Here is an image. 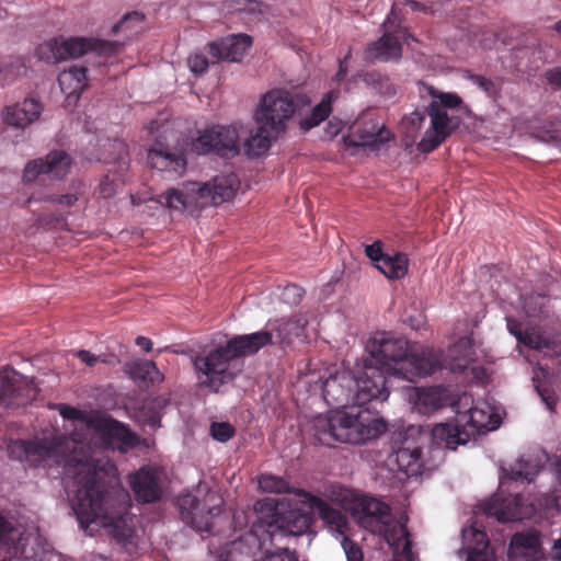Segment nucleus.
<instances>
[{
	"mask_svg": "<svg viewBox=\"0 0 561 561\" xmlns=\"http://www.w3.org/2000/svg\"><path fill=\"white\" fill-rule=\"evenodd\" d=\"M65 471L76 486L72 510L80 526L84 529L92 524L102 526L119 543L133 545L130 499L124 489L112 485L115 465L107 458L96 457L90 446L80 444L68 456Z\"/></svg>",
	"mask_w": 561,
	"mask_h": 561,
	"instance_id": "1",
	"label": "nucleus"
},
{
	"mask_svg": "<svg viewBox=\"0 0 561 561\" xmlns=\"http://www.w3.org/2000/svg\"><path fill=\"white\" fill-rule=\"evenodd\" d=\"M370 357L365 362L380 368L383 373L402 377L413 382L435 374L443 367L442 354L433 350L413 353L408 340L391 333H379L368 345Z\"/></svg>",
	"mask_w": 561,
	"mask_h": 561,
	"instance_id": "2",
	"label": "nucleus"
},
{
	"mask_svg": "<svg viewBox=\"0 0 561 561\" xmlns=\"http://www.w3.org/2000/svg\"><path fill=\"white\" fill-rule=\"evenodd\" d=\"M248 524H251L249 536L256 540L260 549H263L267 541L272 546H277V541L283 537L306 534L313 524V516L301 510L279 514L274 500L262 499L254 503L252 511L233 515L234 528L242 529Z\"/></svg>",
	"mask_w": 561,
	"mask_h": 561,
	"instance_id": "3",
	"label": "nucleus"
},
{
	"mask_svg": "<svg viewBox=\"0 0 561 561\" xmlns=\"http://www.w3.org/2000/svg\"><path fill=\"white\" fill-rule=\"evenodd\" d=\"M314 436L323 445L344 443L360 445L377 439L387 431L383 420L370 415L368 411L333 410L317 415L313 421Z\"/></svg>",
	"mask_w": 561,
	"mask_h": 561,
	"instance_id": "4",
	"label": "nucleus"
},
{
	"mask_svg": "<svg viewBox=\"0 0 561 561\" xmlns=\"http://www.w3.org/2000/svg\"><path fill=\"white\" fill-rule=\"evenodd\" d=\"M419 91L422 96L426 92L433 98V101L426 106L430 127L417 144L420 152L430 153L437 149L456 129L457 125L448 116L447 110L459 107L462 100L456 93L439 92L424 82L419 83Z\"/></svg>",
	"mask_w": 561,
	"mask_h": 561,
	"instance_id": "5",
	"label": "nucleus"
},
{
	"mask_svg": "<svg viewBox=\"0 0 561 561\" xmlns=\"http://www.w3.org/2000/svg\"><path fill=\"white\" fill-rule=\"evenodd\" d=\"M240 337L241 335H236L228 340L225 346L195 356L193 365L201 387L218 392L222 385L233 380L234 374L229 370L230 362L234 358L253 355L247 348L236 344L234 341Z\"/></svg>",
	"mask_w": 561,
	"mask_h": 561,
	"instance_id": "6",
	"label": "nucleus"
},
{
	"mask_svg": "<svg viewBox=\"0 0 561 561\" xmlns=\"http://www.w3.org/2000/svg\"><path fill=\"white\" fill-rule=\"evenodd\" d=\"M123 48L119 42L98 38L70 37L50 38L36 48V55L41 60L57 64L67 59L78 58L89 51H94L101 57L117 55Z\"/></svg>",
	"mask_w": 561,
	"mask_h": 561,
	"instance_id": "7",
	"label": "nucleus"
},
{
	"mask_svg": "<svg viewBox=\"0 0 561 561\" xmlns=\"http://www.w3.org/2000/svg\"><path fill=\"white\" fill-rule=\"evenodd\" d=\"M306 324L307 321L299 316L271 319L266 322L264 330L242 334L234 342L254 355L267 345L283 346L290 344L295 337L305 333Z\"/></svg>",
	"mask_w": 561,
	"mask_h": 561,
	"instance_id": "8",
	"label": "nucleus"
},
{
	"mask_svg": "<svg viewBox=\"0 0 561 561\" xmlns=\"http://www.w3.org/2000/svg\"><path fill=\"white\" fill-rule=\"evenodd\" d=\"M297 110L295 96L282 89L271 90L265 93L255 112V122L265 124L271 130L284 134L288 121Z\"/></svg>",
	"mask_w": 561,
	"mask_h": 561,
	"instance_id": "9",
	"label": "nucleus"
},
{
	"mask_svg": "<svg viewBox=\"0 0 561 561\" xmlns=\"http://www.w3.org/2000/svg\"><path fill=\"white\" fill-rule=\"evenodd\" d=\"M176 503L181 519L186 525L199 533H210L213 519L221 512L222 501L214 493H207L203 501L191 493H185L178 497Z\"/></svg>",
	"mask_w": 561,
	"mask_h": 561,
	"instance_id": "10",
	"label": "nucleus"
},
{
	"mask_svg": "<svg viewBox=\"0 0 561 561\" xmlns=\"http://www.w3.org/2000/svg\"><path fill=\"white\" fill-rule=\"evenodd\" d=\"M482 412L471 409L469 414H462L456 422L436 424L431 432L432 442L437 447L455 450L459 445H465L474 433L486 430V425L477 420Z\"/></svg>",
	"mask_w": 561,
	"mask_h": 561,
	"instance_id": "11",
	"label": "nucleus"
},
{
	"mask_svg": "<svg viewBox=\"0 0 561 561\" xmlns=\"http://www.w3.org/2000/svg\"><path fill=\"white\" fill-rule=\"evenodd\" d=\"M88 428L94 431L105 448L126 453L137 446L138 438L130 428L110 415L95 412L87 420Z\"/></svg>",
	"mask_w": 561,
	"mask_h": 561,
	"instance_id": "12",
	"label": "nucleus"
},
{
	"mask_svg": "<svg viewBox=\"0 0 561 561\" xmlns=\"http://www.w3.org/2000/svg\"><path fill=\"white\" fill-rule=\"evenodd\" d=\"M239 136L236 128L215 125L197 131L191 147L197 154H216L228 158L239 153Z\"/></svg>",
	"mask_w": 561,
	"mask_h": 561,
	"instance_id": "13",
	"label": "nucleus"
},
{
	"mask_svg": "<svg viewBox=\"0 0 561 561\" xmlns=\"http://www.w3.org/2000/svg\"><path fill=\"white\" fill-rule=\"evenodd\" d=\"M39 393L32 379L21 376L13 368L0 369V405L20 408L34 401Z\"/></svg>",
	"mask_w": 561,
	"mask_h": 561,
	"instance_id": "14",
	"label": "nucleus"
},
{
	"mask_svg": "<svg viewBox=\"0 0 561 561\" xmlns=\"http://www.w3.org/2000/svg\"><path fill=\"white\" fill-rule=\"evenodd\" d=\"M385 374L377 366L365 362L364 367L356 375L354 374L353 404L363 407L373 400H387L389 390Z\"/></svg>",
	"mask_w": 561,
	"mask_h": 561,
	"instance_id": "15",
	"label": "nucleus"
},
{
	"mask_svg": "<svg viewBox=\"0 0 561 561\" xmlns=\"http://www.w3.org/2000/svg\"><path fill=\"white\" fill-rule=\"evenodd\" d=\"M417 431L414 427L408 428L404 433H399L393 438L389 457L391 462H396L398 469L409 477L417 476L422 472V447L414 437Z\"/></svg>",
	"mask_w": 561,
	"mask_h": 561,
	"instance_id": "16",
	"label": "nucleus"
},
{
	"mask_svg": "<svg viewBox=\"0 0 561 561\" xmlns=\"http://www.w3.org/2000/svg\"><path fill=\"white\" fill-rule=\"evenodd\" d=\"M71 167V158L64 150H53L45 158L28 161L23 171V181L32 183L41 175L49 179H64Z\"/></svg>",
	"mask_w": 561,
	"mask_h": 561,
	"instance_id": "17",
	"label": "nucleus"
},
{
	"mask_svg": "<svg viewBox=\"0 0 561 561\" xmlns=\"http://www.w3.org/2000/svg\"><path fill=\"white\" fill-rule=\"evenodd\" d=\"M391 139V133L380 126L374 119H360L355 122L345 142L350 147H367L373 151L379 150L381 145Z\"/></svg>",
	"mask_w": 561,
	"mask_h": 561,
	"instance_id": "18",
	"label": "nucleus"
},
{
	"mask_svg": "<svg viewBox=\"0 0 561 561\" xmlns=\"http://www.w3.org/2000/svg\"><path fill=\"white\" fill-rule=\"evenodd\" d=\"M129 484L136 501L139 503H154L162 497L161 471L157 468L150 466L141 467L129 476Z\"/></svg>",
	"mask_w": 561,
	"mask_h": 561,
	"instance_id": "19",
	"label": "nucleus"
},
{
	"mask_svg": "<svg viewBox=\"0 0 561 561\" xmlns=\"http://www.w3.org/2000/svg\"><path fill=\"white\" fill-rule=\"evenodd\" d=\"M353 515L363 528L373 533L383 527V520L391 515V510L376 497L363 495L355 500Z\"/></svg>",
	"mask_w": 561,
	"mask_h": 561,
	"instance_id": "20",
	"label": "nucleus"
},
{
	"mask_svg": "<svg viewBox=\"0 0 561 561\" xmlns=\"http://www.w3.org/2000/svg\"><path fill=\"white\" fill-rule=\"evenodd\" d=\"M252 46V37L232 34L208 44V51L218 61L239 62Z\"/></svg>",
	"mask_w": 561,
	"mask_h": 561,
	"instance_id": "21",
	"label": "nucleus"
},
{
	"mask_svg": "<svg viewBox=\"0 0 561 561\" xmlns=\"http://www.w3.org/2000/svg\"><path fill=\"white\" fill-rule=\"evenodd\" d=\"M240 182L234 173L217 175L211 183L198 184L201 199L208 205H220L236 195Z\"/></svg>",
	"mask_w": 561,
	"mask_h": 561,
	"instance_id": "22",
	"label": "nucleus"
},
{
	"mask_svg": "<svg viewBox=\"0 0 561 561\" xmlns=\"http://www.w3.org/2000/svg\"><path fill=\"white\" fill-rule=\"evenodd\" d=\"M159 203L174 210L204 208L207 202L201 199L198 183L188 182L182 188H170L159 196Z\"/></svg>",
	"mask_w": 561,
	"mask_h": 561,
	"instance_id": "23",
	"label": "nucleus"
},
{
	"mask_svg": "<svg viewBox=\"0 0 561 561\" xmlns=\"http://www.w3.org/2000/svg\"><path fill=\"white\" fill-rule=\"evenodd\" d=\"M297 495L302 504L316 511L319 517L330 526V528L340 535H344L347 528V518L339 510L332 507L324 500L311 494L310 492L299 490Z\"/></svg>",
	"mask_w": 561,
	"mask_h": 561,
	"instance_id": "24",
	"label": "nucleus"
},
{
	"mask_svg": "<svg viewBox=\"0 0 561 561\" xmlns=\"http://www.w3.org/2000/svg\"><path fill=\"white\" fill-rule=\"evenodd\" d=\"M148 164L159 171L174 172L181 175L186 169L183 153L173 152L163 141L156 139L147 154Z\"/></svg>",
	"mask_w": 561,
	"mask_h": 561,
	"instance_id": "25",
	"label": "nucleus"
},
{
	"mask_svg": "<svg viewBox=\"0 0 561 561\" xmlns=\"http://www.w3.org/2000/svg\"><path fill=\"white\" fill-rule=\"evenodd\" d=\"M354 374L342 373L330 376L323 383L322 394L330 405L345 407L353 403Z\"/></svg>",
	"mask_w": 561,
	"mask_h": 561,
	"instance_id": "26",
	"label": "nucleus"
},
{
	"mask_svg": "<svg viewBox=\"0 0 561 561\" xmlns=\"http://www.w3.org/2000/svg\"><path fill=\"white\" fill-rule=\"evenodd\" d=\"M541 550L540 535L536 530L516 533L510 543V561H529L535 559Z\"/></svg>",
	"mask_w": 561,
	"mask_h": 561,
	"instance_id": "27",
	"label": "nucleus"
},
{
	"mask_svg": "<svg viewBox=\"0 0 561 561\" xmlns=\"http://www.w3.org/2000/svg\"><path fill=\"white\" fill-rule=\"evenodd\" d=\"M42 110V104L37 100L27 98L21 103L7 106L3 121L9 126L24 129L38 119Z\"/></svg>",
	"mask_w": 561,
	"mask_h": 561,
	"instance_id": "28",
	"label": "nucleus"
},
{
	"mask_svg": "<svg viewBox=\"0 0 561 561\" xmlns=\"http://www.w3.org/2000/svg\"><path fill=\"white\" fill-rule=\"evenodd\" d=\"M402 54V46L398 37L383 34L378 41L369 45L365 51V59L369 62L398 60Z\"/></svg>",
	"mask_w": 561,
	"mask_h": 561,
	"instance_id": "29",
	"label": "nucleus"
},
{
	"mask_svg": "<svg viewBox=\"0 0 561 561\" xmlns=\"http://www.w3.org/2000/svg\"><path fill=\"white\" fill-rule=\"evenodd\" d=\"M280 134L271 130L265 124L256 123V129L245 141V152L250 157H260L271 147L272 141L276 140Z\"/></svg>",
	"mask_w": 561,
	"mask_h": 561,
	"instance_id": "30",
	"label": "nucleus"
},
{
	"mask_svg": "<svg viewBox=\"0 0 561 561\" xmlns=\"http://www.w3.org/2000/svg\"><path fill=\"white\" fill-rule=\"evenodd\" d=\"M339 96L340 91L337 89H332L327 92L321 101L311 110L310 115L300 121V128L309 130L325 121L332 112L333 102L336 101Z\"/></svg>",
	"mask_w": 561,
	"mask_h": 561,
	"instance_id": "31",
	"label": "nucleus"
},
{
	"mask_svg": "<svg viewBox=\"0 0 561 561\" xmlns=\"http://www.w3.org/2000/svg\"><path fill=\"white\" fill-rule=\"evenodd\" d=\"M58 82L65 93L79 96L87 88V68L71 66L59 75Z\"/></svg>",
	"mask_w": 561,
	"mask_h": 561,
	"instance_id": "32",
	"label": "nucleus"
},
{
	"mask_svg": "<svg viewBox=\"0 0 561 561\" xmlns=\"http://www.w3.org/2000/svg\"><path fill=\"white\" fill-rule=\"evenodd\" d=\"M0 545L7 547L9 558L20 554L27 561H39L36 556H28L26 548L15 540L14 527L2 516H0Z\"/></svg>",
	"mask_w": 561,
	"mask_h": 561,
	"instance_id": "33",
	"label": "nucleus"
},
{
	"mask_svg": "<svg viewBox=\"0 0 561 561\" xmlns=\"http://www.w3.org/2000/svg\"><path fill=\"white\" fill-rule=\"evenodd\" d=\"M371 534L381 536L394 552L399 551L401 541L410 536L407 526L391 518V515L383 520L382 528L374 530Z\"/></svg>",
	"mask_w": 561,
	"mask_h": 561,
	"instance_id": "34",
	"label": "nucleus"
},
{
	"mask_svg": "<svg viewBox=\"0 0 561 561\" xmlns=\"http://www.w3.org/2000/svg\"><path fill=\"white\" fill-rule=\"evenodd\" d=\"M376 268L389 279H401L408 273V255L402 252H397L393 255L387 254Z\"/></svg>",
	"mask_w": 561,
	"mask_h": 561,
	"instance_id": "35",
	"label": "nucleus"
},
{
	"mask_svg": "<svg viewBox=\"0 0 561 561\" xmlns=\"http://www.w3.org/2000/svg\"><path fill=\"white\" fill-rule=\"evenodd\" d=\"M419 404L424 407V412H433L449 403V394L445 387L435 386L419 393Z\"/></svg>",
	"mask_w": 561,
	"mask_h": 561,
	"instance_id": "36",
	"label": "nucleus"
},
{
	"mask_svg": "<svg viewBox=\"0 0 561 561\" xmlns=\"http://www.w3.org/2000/svg\"><path fill=\"white\" fill-rule=\"evenodd\" d=\"M165 404L167 400L160 397L146 401L139 409V419L150 428L159 427L162 416L161 411Z\"/></svg>",
	"mask_w": 561,
	"mask_h": 561,
	"instance_id": "37",
	"label": "nucleus"
},
{
	"mask_svg": "<svg viewBox=\"0 0 561 561\" xmlns=\"http://www.w3.org/2000/svg\"><path fill=\"white\" fill-rule=\"evenodd\" d=\"M129 373L131 378L152 385L163 380V375L151 360L135 362L130 366Z\"/></svg>",
	"mask_w": 561,
	"mask_h": 561,
	"instance_id": "38",
	"label": "nucleus"
},
{
	"mask_svg": "<svg viewBox=\"0 0 561 561\" xmlns=\"http://www.w3.org/2000/svg\"><path fill=\"white\" fill-rule=\"evenodd\" d=\"M426 115L427 112L425 108L424 111L415 110L402 117L400 122V128L407 139L411 141L416 139V136L425 122Z\"/></svg>",
	"mask_w": 561,
	"mask_h": 561,
	"instance_id": "39",
	"label": "nucleus"
},
{
	"mask_svg": "<svg viewBox=\"0 0 561 561\" xmlns=\"http://www.w3.org/2000/svg\"><path fill=\"white\" fill-rule=\"evenodd\" d=\"M538 465L530 460L519 458L512 468L506 471V476L514 481L531 482L538 473Z\"/></svg>",
	"mask_w": 561,
	"mask_h": 561,
	"instance_id": "40",
	"label": "nucleus"
},
{
	"mask_svg": "<svg viewBox=\"0 0 561 561\" xmlns=\"http://www.w3.org/2000/svg\"><path fill=\"white\" fill-rule=\"evenodd\" d=\"M259 486L263 492L268 493L283 494L291 492V488L285 479L273 474H262L259 478Z\"/></svg>",
	"mask_w": 561,
	"mask_h": 561,
	"instance_id": "41",
	"label": "nucleus"
},
{
	"mask_svg": "<svg viewBox=\"0 0 561 561\" xmlns=\"http://www.w3.org/2000/svg\"><path fill=\"white\" fill-rule=\"evenodd\" d=\"M36 224L44 229H62L67 226V217L59 211L43 210L37 215Z\"/></svg>",
	"mask_w": 561,
	"mask_h": 561,
	"instance_id": "42",
	"label": "nucleus"
},
{
	"mask_svg": "<svg viewBox=\"0 0 561 561\" xmlns=\"http://www.w3.org/2000/svg\"><path fill=\"white\" fill-rule=\"evenodd\" d=\"M78 199H79L78 195L72 194V193H67V194H61V195L47 194V195H44L41 197H36L35 194H32V196L28 198L27 202L30 204L33 202H45V203H49L53 206L57 205L60 208H70L78 202Z\"/></svg>",
	"mask_w": 561,
	"mask_h": 561,
	"instance_id": "43",
	"label": "nucleus"
},
{
	"mask_svg": "<svg viewBox=\"0 0 561 561\" xmlns=\"http://www.w3.org/2000/svg\"><path fill=\"white\" fill-rule=\"evenodd\" d=\"M124 180L122 174H117V172L108 171L107 174L103 176L99 185V195L102 198H111L113 197L117 190L123 185Z\"/></svg>",
	"mask_w": 561,
	"mask_h": 561,
	"instance_id": "44",
	"label": "nucleus"
},
{
	"mask_svg": "<svg viewBox=\"0 0 561 561\" xmlns=\"http://www.w3.org/2000/svg\"><path fill=\"white\" fill-rule=\"evenodd\" d=\"M479 535L481 542H478L477 547L469 550L466 561H495L494 552L485 539V534L479 533Z\"/></svg>",
	"mask_w": 561,
	"mask_h": 561,
	"instance_id": "45",
	"label": "nucleus"
},
{
	"mask_svg": "<svg viewBox=\"0 0 561 561\" xmlns=\"http://www.w3.org/2000/svg\"><path fill=\"white\" fill-rule=\"evenodd\" d=\"M518 343H522L525 346L537 351L549 350L552 344L550 340L536 332L535 330H525L524 335L519 337Z\"/></svg>",
	"mask_w": 561,
	"mask_h": 561,
	"instance_id": "46",
	"label": "nucleus"
},
{
	"mask_svg": "<svg viewBox=\"0 0 561 561\" xmlns=\"http://www.w3.org/2000/svg\"><path fill=\"white\" fill-rule=\"evenodd\" d=\"M234 433V427L228 422H213L210 425L211 437L220 443L228 442Z\"/></svg>",
	"mask_w": 561,
	"mask_h": 561,
	"instance_id": "47",
	"label": "nucleus"
},
{
	"mask_svg": "<svg viewBox=\"0 0 561 561\" xmlns=\"http://www.w3.org/2000/svg\"><path fill=\"white\" fill-rule=\"evenodd\" d=\"M56 409L65 420L81 421L87 424V420L90 416V415H87L83 411H81L77 408H73L69 404H66V403L57 404Z\"/></svg>",
	"mask_w": 561,
	"mask_h": 561,
	"instance_id": "48",
	"label": "nucleus"
},
{
	"mask_svg": "<svg viewBox=\"0 0 561 561\" xmlns=\"http://www.w3.org/2000/svg\"><path fill=\"white\" fill-rule=\"evenodd\" d=\"M342 548L346 554L347 561H364V553L362 548L358 546V543L346 536L343 537Z\"/></svg>",
	"mask_w": 561,
	"mask_h": 561,
	"instance_id": "49",
	"label": "nucleus"
},
{
	"mask_svg": "<svg viewBox=\"0 0 561 561\" xmlns=\"http://www.w3.org/2000/svg\"><path fill=\"white\" fill-rule=\"evenodd\" d=\"M187 65L194 75L201 76L207 71L209 61L205 55L197 53L188 57Z\"/></svg>",
	"mask_w": 561,
	"mask_h": 561,
	"instance_id": "50",
	"label": "nucleus"
},
{
	"mask_svg": "<svg viewBox=\"0 0 561 561\" xmlns=\"http://www.w3.org/2000/svg\"><path fill=\"white\" fill-rule=\"evenodd\" d=\"M304 294L305 290L300 286L290 284L285 286L282 297L286 304L297 305L300 302Z\"/></svg>",
	"mask_w": 561,
	"mask_h": 561,
	"instance_id": "51",
	"label": "nucleus"
},
{
	"mask_svg": "<svg viewBox=\"0 0 561 561\" xmlns=\"http://www.w3.org/2000/svg\"><path fill=\"white\" fill-rule=\"evenodd\" d=\"M365 254L376 267L388 253L383 252L382 242L378 240L365 247Z\"/></svg>",
	"mask_w": 561,
	"mask_h": 561,
	"instance_id": "52",
	"label": "nucleus"
},
{
	"mask_svg": "<svg viewBox=\"0 0 561 561\" xmlns=\"http://www.w3.org/2000/svg\"><path fill=\"white\" fill-rule=\"evenodd\" d=\"M471 82L481 89L486 94L491 95L494 91V83L490 78L480 76V75H471L469 77Z\"/></svg>",
	"mask_w": 561,
	"mask_h": 561,
	"instance_id": "53",
	"label": "nucleus"
},
{
	"mask_svg": "<svg viewBox=\"0 0 561 561\" xmlns=\"http://www.w3.org/2000/svg\"><path fill=\"white\" fill-rule=\"evenodd\" d=\"M350 58H351V50H348V53L345 55V57L343 59L339 60V69L333 78V81L335 83L341 84L342 82L345 81L347 72H348L347 60Z\"/></svg>",
	"mask_w": 561,
	"mask_h": 561,
	"instance_id": "54",
	"label": "nucleus"
},
{
	"mask_svg": "<svg viewBox=\"0 0 561 561\" xmlns=\"http://www.w3.org/2000/svg\"><path fill=\"white\" fill-rule=\"evenodd\" d=\"M261 561H298V559L288 549H283L282 552L266 554Z\"/></svg>",
	"mask_w": 561,
	"mask_h": 561,
	"instance_id": "55",
	"label": "nucleus"
},
{
	"mask_svg": "<svg viewBox=\"0 0 561 561\" xmlns=\"http://www.w3.org/2000/svg\"><path fill=\"white\" fill-rule=\"evenodd\" d=\"M547 82L556 88H561V67L548 69L545 72Z\"/></svg>",
	"mask_w": 561,
	"mask_h": 561,
	"instance_id": "56",
	"label": "nucleus"
},
{
	"mask_svg": "<svg viewBox=\"0 0 561 561\" xmlns=\"http://www.w3.org/2000/svg\"><path fill=\"white\" fill-rule=\"evenodd\" d=\"M76 356L89 367L95 366L100 362V357L92 354L90 351L80 350L76 352Z\"/></svg>",
	"mask_w": 561,
	"mask_h": 561,
	"instance_id": "57",
	"label": "nucleus"
},
{
	"mask_svg": "<svg viewBox=\"0 0 561 561\" xmlns=\"http://www.w3.org/2000/svg\"><path fill=\"white\" fill-rule=\"evenodd\" d=\"M363 80L368 85H373L374 89L379 90V91L381 90V75L380 73H378L376 71L365 72L363 75Z\"/></svg>",
	"mask_w": 561,
	"mask_h": 561,
	"instance_id": "58",
	"label": "nucleus"
},
{
	"mask_svg": "<svg viewBox=\"0 0 561 561\" xmlns=\"http://www.w3.org/2000/svg\"><path fill=\"white\" fill-rule=\"evenodd\" d=\"M113 147L118 150V159H117L118 168L121 170L127 169V161L125 160V157L123 156L126 153L125 144L121 140H115L113 144Z\"/></svg>",
	"mask_w": 561,
	"mask_h": 561,
	"instance_id": "59",
	"label": "nucleus"
},
{
	"mask_svg": "<svg viewBox=\"0 0 561 561\" xmlns=\"http://www.w3.org/2000/svg\"><path fill=\"white\" fill-rule=\"evenodd\" d=\"M507 329L511 334H513L517 341L519 342V337L524 335V331L522 330V324L511 318L507 319Z\"/></svg>",
	"mask_w": 561,
	"mask_h": 561,
	"instance_id": "60",
	"label": "nucleus"
},
{
	"mask_svg": "<svg viewBox=\"0 0 561 561\" xmlns=\"http://www.w3.org/2000/svg\"><path fill=\"white\" fill-rule=\"evenodd\" d=\"M399 3L409 5L413 12H427L428 8L416 0H400Z\"/></svg>",
	"mask_w": 561,
	"mask_h": 561,
	"instance_id": "61",
	"label": "nucleus"
},
{
	"mask_svg": "<svg viewBox=\"0 0 561 561\" xmlns=\"http://www.w3.org/2000/svg\"><path fill=\"white\" fill-rule=\"evenodd\" d=\"M539 394L542 398L543 402L546 403L547 408L550 411H553L557 403L554 394L549 393L548 391H539Z\"/></svg>",
	"mask_w": 561,
	"mask_h": 561,
	"instance_id": "62",
	"label": "nucleus"
},
{
	"mask_svg": "<svg viewBox=\"0 0 561 561\" xmlns=\"http://www.w3.org/2000/svg\"><path fill=\"white\" fill-rule=\"evenodd\" d=\"M136 345L141 347L145 352H150L152 350V342L150 339L146 336H137L136 337Z\"/></svg>",
	"mask_w": 561,
	"mask_h": 561,
	"instance_id": "63",
	"label": "nucleus"
},
{
	"mask_svg": "<svg viewBox=\"0 0 561 561\" xmlns=\"http://www.w3.org/2000/svg\"><path fill=\"white\" fill-rule=\"evenodd\" d=\"M552 557L561 561V537L557 539L552 546Z\"/></svg>",
	"mask_w": 561,
	"mask_h": 561,
	"instance_id": "64",
	"label": "nucleus"
}]
</instances>
